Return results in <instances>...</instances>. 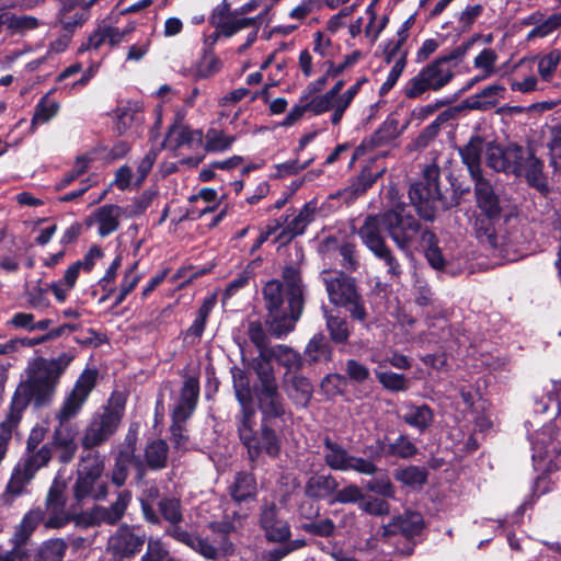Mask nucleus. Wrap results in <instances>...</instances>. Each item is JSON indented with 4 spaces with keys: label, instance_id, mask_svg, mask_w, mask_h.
<instances>
[{
    "label": "nucleus",
    "instance_id": "1",
    "mask_svg": "<svg viewBox=\"0 0 561 561\" xmlns=\"http://www.w3.org/2000/svg\"><path fill=\"white\" fill-rule=\"evenodd\" d=\"M73 358L70 352H64L54 358L38 356L28 362L25 379L14 392L7 419L0 423V457L4 458L12 431L27 405L33 403L35 408H44L53 403L60 378Z\"/></svg>",
    "mask_w": 561,
    "mask_h": 561
},
{
    "label": "nucleus",
    "instance_id": "2",
    "mask_svg": "<svg viewBox=\"0 0 561 561\" xmlns=\"http://www.w3.org/2000/svg\"><path fill=\"white\" fill-rule=\"evenodd\" d=\"M232 382L237 401L240 404V411L234 417V424L238 431L240 442L248 450L251 461H255L263 453L271 457H277L280 453V437L272 427L273 420L284 421L290 413L286 409V404L282 393L279 392V401L283 412L278 414L264 413L256 399L257 408L261 412L260 430L256 428V411L252 404L254 387L251 389L250 380L244 370L240 368L232 369Z\"/></svg>",
    "mask_w": 561,
    "mask_h": 561
},
{
    "label": "nucleus",
    "instance_id": "3",
    "mask_svg": "<svg viewBox=\"0 0 561 561\" xmlns=\"http://www.w3.org/2000/svg\"><path fill=\"white\" fill-rule=\"evenodd\" d=\"M284 284L272 279L263 287L265 325L271 335L280 339L295 330L304 311V285L299 268L287 265L283 270Z\"/></svg>",
    "mask_w": 561,
    "mask_h": 561
},
{
    "label": "nucleus",
    "instance_id": "4",
    "mask_svg": "<svg viewBox=\"0 0 561 561\" xmlns=\"http://www.w3.org/2000/svg\"><path fill=\"white\" fill-rule=\"evenodd\" d=\"M98 373L87 369L77 379L72 390L66 394L62 403L55 413L57 425L54 427L51 440V453H56L60 463L71 462L79 449L77 437L79 427L71 422L81 411L91 391L96 385Z\"/></svg>",
    "mask_w": 561,
    "mask_h": 561
},
{
    "label": "nucleus",
    "instance_id": "5",
    "mask_svg": "<svg viewBox=\"0 0 561 561\" xmlns=\"http://www.w3.org/2000/svg\"><path fill=\"white\" fill-rule=\"evenodd\" d=\"M485 163L496 172L524 175L530 186L543 191L547 188L543 176V162L536 157L531 147L508 144L502 147L488 142L485 147Z\"/></svg>",
    "mask_w": 561,
    "mask_h": 561
},
{
    "label": "nucleus",
    "instance_id": "6",
    "mask_svg": "<svg viewBox=\"0 0 561 561\" xmlns=\"http://www.w3.org/2000/svg\"><path fill=\"white\" fill-rule=\"evenodd\" d=\"M247 334L250 341L259 351L257 356L252 358L251 368L256 375L254 383L255 399L264 413L278 414L283 412L279 401V387L275 376L274 367L268 366L265 357L273 346L270 345L267 333L259 320L249 321Z\"/></svg>",
    "mask_w": 561,
    "mask_h": 561
},
{
    "label": "nucleus",
    "instance_id": "7",
    "mask_svg": "<svg viewBox=\"0 0 561 561\" xmlns=\"http://www.w3.org/2000/svg\"><path fill=\"white\" fill-rule=\"evenodd\" d=\"M439 169L436 165L427 167L424 170L423 180L412 184L409 190V198L414 206L421 219L433 221L436 217V202L442 203L444 209L456 207L460 203L463 194L469 192V188H463L459 193L454 191V195L449 201L444 199L438 184Z\"/></svg>",
    "mask_w": 561,
    "mask_h": 561
},
{
    "label": "nucleus",
    "instance_id": "8",
    "mask_svg": "<svg viewBox=\"0 0 561 561\" xmlns=\"http://www.w3.org/2000/svg\"><path fill=\"white\" fill-rule=\"evenodd\" d=\"M105 458L99 451H88L80 457L76 481L72 485L77 502L103 501L108 495V484L102 480Z\"/></svg>",
    "mask_w": 561,
    "mask_h": 561
},
{
    "label": "nucleus",
    "instance_id": "9",
    "mask_svg": "<svg viewBox=\"0 0 561 561\" xmlns=\"http://www.w3.org/2000/svg\"><path fill=\"white\" fill-rule=\"evenodd\" d=\"M323 280L330 302L336 307L344 308L353 320L366 324L368 311L355 278L339 272L325 276Z\"/></svg>",
    "mask_w": 561,
    "mask_h": 561
},
{
    "label": "nucleus",
    "instance_id": "10",
    "mask_svg": "<svg viewBox=\"0 0 561 561\" xmlns=\"http://www.w3.org/2000/svg\"><path fill=\"white\" fill-rule=\"evenodd\" d=\"M125 404L123 401L110 403L95 413L87 425L81 445L89 451L106 443L117 431L124 416Z\"/></svg>",
    "mask_w": 561,
    "mask_h": 561
},
{
    "label": "nucleus",
    "instance_id": "11",
    "mask_svg": "<svg viewBox=\"0 0 561 561\" xmlns=\"http://www.w3.org/2000/svg\"><path fill=\"white\" fill-rule=\"evenodd\" d=\"M383 229L388 232L398 249L410 250L413 241L422 231L420 221L409 211L404 204H398L382 211Z\"/></svg>",
    "mask_w": 561,
    "mask_h": 561
},
{
    "label": "nucleus",
    "instance_id": "12",
    "mask_svg": "<svg viewBox=\"0 0 561 561\" xmlns=\"http://www.w3.org/2000/svg\"><path fill=\"white\" fill-rule=\"evenodd\" d=\"M454 76L449 66H444L434 59L405 82L403 94L410 100L423 98L430 91L437 92L444 89Z\"/></svg>",
    "mask_w": 561,
    "mask_h": 561
},
{
    "label": "nucleus",
    "instance_id": "13",
    "mask_svg": "<svg viewBox=\"0 0 561 561\" xmlns=\"http://www.w3.org/2000/svg\"><path fill=\"white\" fill-rule=\"evenodd\" d=\"M323 459L325 465L335 471H354L363 476H375L379 470L373 460L351 455L330 436L323 437Z\"/></svg>",
    "mask_w": 561,
    "mask_h": 561
},
{
    "label": "nucleus",
    "instance_id": "14",
    "mask_svg": "<svg viewBox=\"0 0 561 561\" xmlns=\"http://www.w3.org/2000/svg\"><path fill=\"white\" fill-rule=\"evenodd\" d=\"M43 519L44 511L42 508L37 507L28 511L14 528V533L9 540L11 549L2 550L0 548V561H26L28 556L24 547Z\"/></svg>",
    "mask_w": 561,
    "mask_h": 561
},
{
    "label": "nucleus",
    "instance_id": "15",
    "mask_svg": "<svg viewBox=\"0 0 561 561\" xmlns=\"http://www.w3.org/2000/svg\"><path fill=\"white\" fill-rule=\"evenodd\" d=\"M131 491L124 489L117 493L115 501L110 506L94 505L82 516L88 526L116 525L125 515L130 502Z\"/></svg>",
    "mask_w": 561,
    "mask_h": 561
},
{
    "label": "nucleus",
    "instance_id": "16",
    "mask_svg": "<svg viewBox=\"0 0 561 561\" xmlns=\"http://www.w3.org/2000/svg\"><path fill=\"white\" fill-rule=\"evenodd\" d=\"M66 489L67 483L60 478H55L46 496V511L49 516L44 522L47 528H60L65 526L69 520V516L66 512Z\"/></svg>",
    "mask_w": 561,
    "mask_h": 561
},
{
    "label": "nucleus",
    "instance_id": "17",
    "mask_svg": "<svg viewBox=\"0 0 561 561\" xmlns=\"http://www.w3.org/2000/svg\"><path fill=\"white\" fill-rule=\"evenodd\" d=\"M146 540L145 531L119 527L108 540V551L118 559L131 558L142 549Z\"/></svg>",
    "mask_w": 561,
    "mask_h": 561
},
{
    "label": "nucleus",
    "instance_id": "18",
    "mask_svg": "<svg viewBox=\"0 0 561 561\" xmlns=\"http://www.w3.org/2000/svg\"><path fill=\"white\" fill-rule=\"evenodd\" d=\"M260 525L270 541L283 542L290 537V527L286 520L278 517L277 507L273 502L262 505Z\"/></svg>",
    "mask_w": 561,
    "mask_h": 561
},
{
    "label": "nucleus",
    "instance_id": "19",
    "mask_svg": "<svg viewBox=\"0 0 561 561\" xmlns=\"http://www.w3.org/2000/svg\"><path fill=\"white\" fill-rule=\"evenodd\" d=\"M424 527L423 517L416 512H405L391 519L390 523L382 526L381 536L385 538L402 535L407 539H411L421 534Z\"/></svg>",
    "mask_w": 561,
    "mask_h": 561
},
{
    "label": "nucleus",
    "instance_id": "20",
    "mask_svg": "<svg viewBox=\"0 0 561 561\" xmlns=\"http://www.w3.org/2000/svg\"><path fill=\"white\" fill-rule=\"evenodd\" d=\"M157 513L160 515L161 523H167L164 534L175 539L178 536L176 533H183L185 530L182 527L184 515L181 501L173 496H163L157 502Z\"/></svg>",
    "mask_w": 561,
    "mask_h": 561
},
{
    "label": "nucleus",
    "instance_id": "21",
    "mask_svg": "<svg viewBox=\"0 0 561 561\" xmlns=\"http://www.w3.org/2000/svg\"><path fill=\"white\" fill-rule=\"evenodd\" d=\"M400 134L399 123L396 119H388L368 138H365L355 149L352 163L364 156L366 152L373 151L379 147L388 145L394 140Z\"/></svg>",
    "mask_w": 561,
    "mask_h": 561
},
{
    "label": "nucleus",
    "instance_id": "22",
    "mask_svg": "<svg viewBox=\"0 0 561 561\" xmlns=\"http://www.w3.org/2000/svg\"><path fill=\"white\" fill-rule=\"evenodd\" d=\"M283 387L287 397L297 407L306 408L313 393L311 381L297 373L286 371L283 376Z\"/></svg>",
    "mask_w": 561,
    "mask_h": 561
},
{
    "label": "nucleus",
    "instance_id": "23",
    "mask_svg": "<svg viewBox=\"0 0 561 561\" xmlns=\"http://www.w3.org/2000/svg\"><path fill=\"white\" fill-rule=\"evenodd\" d=\"M401 411L402 414L400 417L402 421L410 427L417 430L420 433H424L434 422V411L425 403L415 404L412 402H404L401 407Z\"/></svg>",
    "mask_w": 561,
    "mask_h": 561
},
{
    "label": "nucleus",
    "instance_id": "24",
    "mask_svg": "<svg viewBox=\"0 0 561 561\" xmlns=\"http://www.w3.org/2000/svg\"><path fill=\"white\" fill-rule=\"evenodd\" d=\"M473 181L474 195L477 206L481 211L480 214L489 215L490 217H501L502 207L500 205V199L491 183L484 178H479Z\"/></svg>",
    "mask_w": 561,
    "mask_h": 561
},
{
    "label": "nucleus",
    "instance_id": "25",
    "mask_svg": "<svg viewBox=\"0 0 561 561\" xmlns=\"http://www.w3.org/2000/svg\"><path fill=\"white\" fill-rule=\"evenodd\" d=\"M381 219L382 213L370 215L366 217L364 224L358 230V236L362 242L371 253L387 244L382 234L383 221Z\"/></svg>",
    "mask_w": 561,
    "mask_h": 561
},
{
    "label": "nucleus",
    "instance_id": "26",
    "mask_svg": "<svg viewBox=\"0 0 561 561\" xmlns=\"http://www.w3.org/2000/svg\"><path fill=\"white\" fill-rule=\"evenodd\" d=\"M486 144L479 135H473L463 147L459 148L462 162L467 165L472 180L483 178L481 172V154Z\"/></svg>",
    "mask_w": 561,
    "mask_h": 561
},
{
    "label": "nucleus",
    "instance_id": "27",
    "mask_svg": "<svg viewBox=\"0 0 561 561\" xmlns=\"http://www.w3.org/2000/svg\"><path fill=\"white\" fill-rule=\"evenodd\" d=\"M337 488L339 482L331 473L314 472L305 484V493L311 499L327 500L333 497Z\"/></svg>",
    "mask_w": 561,
    "mask_h": 561
},
{
    "label": "nucleus",
    "instance_id": "28",
    "mask_svg": "<svg viewBox=\"0 0 561 561\" xmlns=\"http://www.w3.org/2000/svg\"><path fill=\"white\" fill-rule=\"evenodd\" d=\"M93 216L95 222L99 225V234L101 237H107L118 229L121 218L127 217V214L124 207L107 204L98 208Z\"/></svg>",
    "mask_w": 561,
    "mask_h": 561
},
{
    "label": "nucleus",
    "instance_id": "29",
    "mask_svg": "<svg viewBox=\"0 0 561 561\" xmlns=\"http://www.w3.org/2000/svg\"><path fill=\"white\" fill-rule=\"evenodd\" d=\"M501 217H490L489 215L479 214L474 217L473 231L476 238L492 249L499 248L504 240V237H500L495 229V224Z\"/></svg>",
    "mask_w": 561,
    "mask_h": 561
},
{
    "label": "nucleus",
    "instance_id": "30",
    "mask_svg": "<svg viewBox=\"0 0 561 561\" xmlns=\"http://www.w3.org/2000/svg\"><path fill=\"white\" fill-rule=\"evenodd\" d=\"M133 463L138 468L137 478L142 479L145 476V466L138 461L137 457H130L127 454L116 453L114 457V465L110 474L112 484L117 488L125 485L129 476V466Z\"/></svg>",
    "mask_w": 561,
    "mask_h": 561
},
{
    "label": "nucleus",
    "instance_id": "31",
    "mask_svg": "<svg viewBox=\"0 0 561 561\" xmlns=\"http://www.w3.org/2000/svg\"><path fill=\"white\" fill-rule=\"evenodd\" d=\"M202 144V133L198 130H192L187 126L173 125L170 127L165 139L164 147L171 150H176L183 146L193 148L195 145Z\"/></svg>",
    "mask_w": 561,
    "mask_h": 561
},
{
    "label": "nucleus",
    "instance_id": "32",
    "mask_svg": "<svg viewBox=\"0 0 561 561\" xmlns=\"http://www.w3.org/2000/svg\"><path fill=\"white\" fill-rule=\"evenodd\" d=\"M273 359L286 367L289 373H297L304 365L301 355L291 347L283 344L273 346L265 357V362L268 366H273Z\"/></svg>",
    "mask_w": 561,
    "mask_h": 561
},
{
    "label": "nucleus",
    "instance_id": "33",
    "mask_svg": "<svg viewBox=\"0 0 561 561\" xmlns=\"http://www.w3.org/2000/svg\"><path fill=\"white\" fill-rule=\"evenodd\" d=\"M34 477L35 476L30 472L28 469H25L18 462L13 469L5 491L2 494L3 502L8 505L12 504V502L18 496L25 493L27 484L33 480Z\"/></svg>",
    "mask_w": 561,
    "mask_h": 561
},
{
    "label": "nucleus",
    "instance_id": "34",
    "mask_svg": "<svg viewBox=\"0 0 561 561\" xmlns=\"http://www.w3.org/2000/svg\"><path fill=\"white\" fill-rule=\"evenodd\" d=\"M229 493L237 503L254 500L257 493L255 477L249 472H238L229 488Z\"/></svg>",
    "mask_w": 561,
    "mask_h": 561
},
{
    "label": "nucleus",
    "instance_id": "35",
    "mask_svg": "<svg viewBox=\"0 0 561 561\" xmlns=\"http://www.w3.org/2000/svg\"><path fill=\"white\" fill-rule=\"evenodd\" d=\"M314 210L307 204L299 214L291 220L286 222V227L279 232L276 241L282 243L289 242L295 237L305 232L307 226L313 220Z\"/></svg>",
    "mask_w": 561,
    "mask_h": 561
},
{
    "label": "nucleus",
    "instance_id": "36",
    "mask_svg": "<svg viewBox=\"0 0 561 561\" xmlns=\"http://www.w3.org/2000/svg\"><path fill=\"white\" fill-rule=\"evenodd\" d=\"M304 354L310 364L328 363L332 359L333 348L323 333H317L307 344Z\"/></svg>",
    "mask_w": 561,
    "mask_h": 561
},
{
    "label": "nucleus",
    "instance_id": "37",
    "mask_svg": "<svg viewBox=\"0 0 561 561\" xmlns=\"http://www.w3.org/2000/svg\"><path fill=\"white\" fill-rule=\"evenodd\" d=\"M214 306L215 301L213 298H207L203 301L192 325L184 332V342L194 345L201 341L204 330L206 328L208 317Z\"/></svg>",
    "mask_w": 561,
    "mask_h": 561
},
{
    "label": "nucleus",
    "instance_id": "38",
    "mask_svg": "<svg viewBox=\"0 0 561 561\" xmlns=\"http://www.w3.org/2000/svg\"><path fill=\"white\" fill-rule=\"evenodd\" d=\"M48 293V284L42 279H37L34 284H24L23 297L26 304L35 310L46 309L50 306Z\"/></svg>",
    "mask_w": 561,
    "mask_h": 561
},
{
    "label": "nucleus",
    "instance_id": "39",
    "mask_svg": "<svg viewBox=\"0 0 561 561\" xmlns=\"http://www.w3.org/2000/svg\"><path fill=\"white\" fill-rule=\"evenodd\" d=\"M178 536L174 540L190 547L195 552L199 553L208 560H217L219 550L211 545L207 539L190 534L187 530L176 533Z\"/></svg>",
    "mask_w": 561,
    "mask_h": 561
},
{
    "label": "nucleus",
    "instance_id": "40",
    "mask_svg": "<svg viewBox=\"0 0 561 561\" xmlns=\"http://www.w3.org/2000/svg\"><path fill=\"white\" fill-rule=\"evenodd\" d=\"M169 446L163 439H154L145 448V463L151 470L164 469L168 465Z\"/></svg>",
    "mask_w": 561,
    "mask_h": 561
},
{
    "label": "nucleus",
    "instance_id": "41",
    "mask_svg": "<svg viewBox=\"0 0 561 561\" xmlns=\"http://www.w3.org/2000/svg\"><path fill=\"white\" fill-rule=\"evenodd\" d=\"M51 458V446L46 443L42 445L39 449L26 450L24 456L19 460V463L35 476L41 468L49 463Z\"/></svg>",
    "mask_w": 561,
    "mask_h": 561
},
{
    "label": "nucleus",
    "instance_id": "42",
    "mask_svg": "<svg viewBox=\"0 0 561 561\" xmlns=\"http://www.w3.org/2000/svg\"><path fill=\"white\" fill-rule=\"evenodd\" d=\"M393 477L397 481L409 488L420 489L426 484L428 471L424 467L410 465L404 468L397 469Z\"/></svg>",
    "mask_w": 561,
    "mask_h": 561
},
{
    "label": "nucleus",
    "instance_id": "43",
    "mask_svg": "<svg viewBox=\"0 0 561 561\" xmlns=\"http://www.w3.org/2000/svg\"><path fill=\"white\" fill-rule=\"evenodd\" d=\"M99 0H88L84 7H80L71 13L58 14L57 22L61 28L68 33H72L76 28L81 27L90 16V8Z\"/></svg>",
    "mask_w": 561,
    "mask_h": 561
},
{
    "label": "nucleus",
    "instance_id": "44",
    "mask_svg": "<svg viewBox=\"0 0 561 561\" xmlns=\"http://www.w3.org/2000/svg\"><path fill=\"white\" fill-rule=\"evenodd\" d=\"M505 92L500 84H492L484 88L479 94L468 100V106L472 110H491L497 104V98Z\"/></svg>",
    "mask_w": 561,
    "mask_h": 561
},
{
    "label": "nucleus",
    "instance_id": "45",
    "mask_svg": "<svg viewBox=\"0 0 561 561\" xmlns=\"http://www.w3.org/2000/svg\"><path fill=\"white\" fill-rule=\"evenodd\" d=\"M161 497L159 489L154 485H151L144 491L142 496L139 500L144 519L148 524L154 526L161 525L160 515L157 513V510L154 508L156 501H159Z\"/></svg>",
    "mask_w": 561,
    "mask_h": 561
},
{
    "label": "nucleus",
    "instance_id": "46",
    "mask_svg": "<svg viewBox=\"0 0 561 561\" xmlns=\"http://www.w3.org/2000/svg\"><path fill=\"white\" fill-rule=\"evenodd\" d=\"M385 169L374 172L371 167H365L360 173L351 182L346 192L351 197H357L367 192L368 188L380 178Z\"/></svg>",
    "mask_w": 561,
    "mask_h": 561
},
{
    "label": "nucleus",
    "instance_id": "47",
    "mask_svg": "<svg viewBox=\"0 0 561 561\" xmlns=\"http://www.w3.org/2000/svg\"><path fill=\"white\" fill-rule=\"evenodd\" d=\"M67 542L61 538H55L44 541L35 556L36 561H64Z\"/></svg>",
    "mask_w": 561,
    "mask_h": 561
},
{
    "label": "nucleus",
    "instance_id": "48",
    "mask_svg": "<svg viewBox=\"0 0 561 561\" xmlns=\"http://www.w3.org/2000/svg\"><path fill=\"white\" fill-rule=\"evenodd\" d=\"M324 317L330 340L335 344H346L351 335L347 320L328 312H325Z\"/></svg>",
    "mask_w": 561,
    "mask_h": 561
},
{
    "label": "nucleus",
    "instance_id": "49",
    "mask_svg": "<svg viewBox=\"0 0 561 561\" xmlns=\"http://www.w3.org/2000/svg\"><path fill=\"white\" fill-rule=\"evenodd\" d=\"M59 111V103L50 99L49 93L44 95L36 104L31 121L32 127L37 124H45L50 121Z\"/></svg>",
    "mask_w": 561,
    "mask_h": 561
},
{
    "label": "nucleus",
    "instance_id": "50",
    "mask_svg": "<svg viewBox=\"0 0 561 561\" xmlns=\"http://www.w3.org/2000/svg\"><path fill=\"white\" fill-rule=\"evenodd\" d=\"M366 81L367 79L365 77L360 78L356 83L351 85L344 93L339 96L336 111L331 115L332 125L336 126L341 123L345 111L350 107L352 101L359 92L362 84Z\"/></svg>",
    "mask_w": 561,
    "mask_h": 561
},
{
    "label": "nucleus",
    "instance_id": "51",
    "mask_svg": "<svg viewBox=\"0 0 561 561\" xmlns=\"http://www.w3.org/2000/svg\"><path fill=\"white\" fill-rule=\"evenodd\" d=\"M386 455L409 459L419 453L417 446L407 435H400L393 443H390L385 450Z\"/></svg>",
    "mask_w": 561,
    "mask_h": 561
},
{
    "label": "nucleus",
    "instance_id": "52",
    "mask_svg": "<svg viewBox=\"0 0 561 561\" xmlns=\"http://www.w3.org/2000/svg\"><path fill=\"white\" fill-rule=\"evenodd\" d=\"M422 239L427 243L425 256L430 265L435 270H443L445 267V259L437 247L436 236L428 229L422 231Z\"/></svg>",
    "mask_w": 561,
    "mask_h": 561
},
{
    "label": "nucleus",
    "instance_id": "53",
    "mask_svg": "<svg viewBox=\"0 0 561 561\" xmlns=\"http://www.w3.org/2000/svg\"><path fill=\"white\" fill-rule=\"evenodd\" d=\"M302 101L307 102L309 112L314 116L322 115L329 111H336L337 100H334L327 92L324 94H314L312 96L302 95Z\"/></svg>",
    "mask_w": 561,
    "mask_h": 561
},
{
    "label": "nucleus",
    "instance_id": "54",
    "mask_svg": "<svg viewBox=\"0 0 561 561\" xmlns=\"http://www.w3.org/2000/svg\"><path fill=\"white\" fill-rule=\"evenodd\" d=\"M205 149L211 152H220L229 149L236 141V137L227 135L222 130L210 128L207 130Z\"/></svg>",
    "mask_w": 561,
    "mask_h": 561
},
{
    "label": "nucleus",
    "instance_id": "55",
    "mask_svg": "<svg viewBox=\"0 0 561 561\" xmlns=\"http://www.w3.org/2000/svg\"><path fill=\"white\" fill-rule=\"evenodd\" d=\"M237 15H239L237 11L233 12V15H231L218 30L220 34L225 37H231L239 31L247 28L249 26H254L259 28L260 16L238 18Z\"/></svg>",
    "mask_w": 561,
    "mask_h": 561
},
{
    "label": "nucleus",
    "instance_id": "56",
    "mask_svg": "<svg viewBox=\"0 0 561 561\" xmlns=\"http://www.w3.org/2000/svg\"><path fill=\"white\" fill-rule=\"evenodd\" d=\"M375 374L376 378L386 390L399 392L405 391L409 388V381L404 375L382 370H376Z\"/></svg>",
    "mask_w": 561,
    "mask_h": 561
},
{
    "label": "nucleus",
    "instance_id": "57",
    "mask_svg": "<svg viewBox=\"0 0 561 561\" xmlns=\"http://www.w3.org/2000/svg\"><path fill=\"white\" fill-rule=\"evenodd\" d=\"M373 254L386 265L389 279H398L401 276V264L388 244L381 247L378 251H374Z\"/></svg>",
    "mask_w": 561,
    "mask_h": 561
},
{
    "label": "nucleus",
    "instance_id": "58",
    "mask_svg": "<svg viewBox=\"0 0 561 561\" xmlns=\"http://www.w3.org/2000/svg\"><path fill=\"white\" fill-rule=\"evenodd\" d=\"M561 62V51L553 49L538 59V73L545 81H550Z\"/></svg>",
    "mask_w": 561,
    "mask_h": 561
},
{
    "label": "nucleus",
    "instance_id": "59",
    "mask_svg": "<svg viewBox=\"0 0 561 561\" xmlns=\"http://www.w3.org/2000/svg\"><path fill=\"white\" fill-rule=\"evenodd\" d=\"M344 371L348 380L357 385H364L371 378L369 368L354 358L345 362Z\"/></svg>",
    "mask_w": 561,
    "mask_h": 561
},
{
    "label": "nucleus",
    "instance_id": "60",
    "mask_svg": "<svg viewBox=\"0 0 561 561\" xmlns=\"http://www.w3.org/2000/svg\"><path fill=\"white\" fill-rule=\"evenodd\" d=\"M90 161L91 159H89L85 156L78 157L72 169L67 174H65V176L60 180L59 183L56 184V190L61 191L66 188L73 181L83 175L89 169Z\"/></svg>",
    "mask_w": 561,
    "mask_h": 561
},
{
    "label": "nucleus",
    "instance_id": "61",
    "mask_svg": "<svg viewBox=\"0 0 561 561\" xmlns=\"http://www.w3.org/2000/svg\"><path fill=\"white\" fill-rule=\"evenodd\" d=\"M364 497L365 495L362 489L358 485L351 483L341 490L336 489L330 503L351 504L360 502Z\"/></svg>",
    "mask_w": 561,
    "mask_h": 561
},
{
    "label": "nucleus",
    "instance_id": "62",
    "mask_svg": "<svg viewBox=\"0 0 561 561\" xmlns=\"http://www.w3.org/2000/svg\"><path fill=\"white\" fill-rule=\"evenodd\" d=\"M301 529L314 536L331 537L335 533V524L330 518L313 519L312 522L304 523Z\"/></svg>",
    "mask_w": 561,
    "mask_h": 561
},
{
    "label": "nucleus",
    "instance_id": "63",
    "mask_svg": "<svg viewBox=\"0 0 561 561\" xmlns=\"http://www.w3.org/2000/svg\"><path fill=\"white\" fill-rule=\"evenodd\" d=\"M407 54H402L393 64L390 72L387 76L386 81L381 84L379 89L380 95H386L398 82L402 72L407 67Z\"/></svg>",
    "mask_w": 561,
    "mask_h": 561
},
{
    "label": "nucleus",
    "instance_id": "64",
    "mask_svg": "<svg viewBox=\"0 0 561 561\" xmlns=\"http://www.w3.org/2000/svg\"><path fill=\"white\" fill-rule=\"evenodd\" d=\"M497 55L492 48H484L473 60L477 69L483 70V78H488L495 71Z\"/></svg>",
    "mask_w": 561,
    "mask_h": 561
}]
</instances>
